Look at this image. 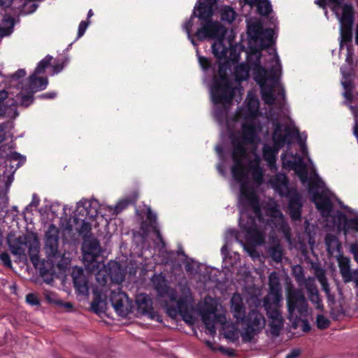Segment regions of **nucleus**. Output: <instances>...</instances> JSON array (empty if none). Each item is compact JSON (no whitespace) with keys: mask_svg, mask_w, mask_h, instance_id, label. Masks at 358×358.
Segmentation results:
<instances>
[{"mask_svg":"<svg viewBox=\"0 0 358 358\" xmlns=\"http://www.w3.org/2000/svg\"><path fill=\"white\" fill-rule=\"evenodd\" d=\"M196 52H197V55H198L199 62L201 66L203 69H206L209 66V64H210L208 59L204 57H201V56L199 55L198 50L196 51Z\"/></svg>","mask_w":358,"mask_h":358,"instance_id":"37","label":"nucleus"},{"mask_svg":"<svg viewBox=\"0 0 358 358\" xmlns=\"http://www.w3.org/2000/svg\"><path fill=\"white\" fill-rule=\"evenodd\" d=\"M95 299L92 303V308L98 313L102 311L106 307V294L103 289L99 290L97 288L94 290Z\"/></svg>","mask_w":358,"mask_h":358,"instance_id":"23","label":"nucleus"},{"mask_svg":"<svg viewBox=\"0 0 358 358\" xmlns=\"http://www.w3.org/2000/svg\"><path fill=\"white\" fill-rule=\"evenodd\" d=\"M299 268V270H301V267L300 266H298V267H296L295 269H297Z\"/></svg>","mask_w":358,"mask_h":358,"instance_id":"62","label":"nucleus"},{"mask_svg":"<svg viewBox=\"0 0 358 358\" xmlns=\"http://www.w3.org/2000/svg\"><path fill=\"white\" fill-rule=\"evenodd\" d=\"M26 301L31 305H38L39 301L37 296L34 294H29L26 296Z\"/></svg>","mask_w":358,"mask_h":358,"instance_id":"36","label":"nucleus"},{"mask_svg":"<svg viewBox=\"0 0 358 358\" xmlns=\"http://www.w3.org/2000/svg\"><path fill=\"white\" fill-rule=\"evenodd\" d=\"M218 302L215 299L206 296L199 306V314L206 329L211 336H214L217 329L224 337L230 341H236L241 334L238 325L243 323L245 306L239 294H234L231 299V312L236 320V323L227 320L225 314L220 313Z\"/></svg>","mask_w":358,"mask_h":358,"instance_id":"4","label":"nucleus"},{"mask_svg":"<svg viewBox=\"0 0 358 358\" xmlns=\"http://www.w3.org/2000/svg\"><path fill=\"white\" fill-rule=\"evenodd\" d=\"M282 303H264V307L268 318V332L273 336L280 335L284 326V319L280 309Z\"/></svg>","mask_w":358,"mask_h":358,"instance_id":"14","label":"nucleus"},{"mask_svg":"<svg viewBox=\"0 0 358 358\" xmlns=\"http://www.w3.org/2000/svg\"><path fill=\"white\" fill-rule=\"evenodd\" d=\"M351 251L354 255L355 259L358 262V245H352Z\"/></svg>","mask_w":358,"mask_h":358,"instance_id":"46","label":"nucleus"},{"mask_svg":"<svg viewBox=\"0 0 358 358\" xmlns=\"http://www.w3.org/2000/svg\"><path fill=\"white\" fill-rule=\"evenodd\" d=\"M328 1L340 22V50L346 48L345 64L341 68L343 75L341 84L345 90L344 96L348 99L352 86L351 76L354 71L352 60L353 50L350 45L352 40V26L353 24V8L350 4H342L341 0H319L315 3L324 6V2Z\"/></svg>","mask_w":358,"mask_h":358,"instance_id":"5","label":"nucleus"},{"mask_svg":"<svg viewBox=\"0 0 358 358\" xmlns=\"http://www.w3.org/2000/svg\"><path fill=\"white\" fill-rule=\"evenodd\" d=\"M307 291L310 301L316 305V308L319 310H322L323 306L321 303V300L319 296L318 291L317 287L314 285H310L307 287Z\"/></svg>","mask_w":358,"mask_h":358,"instance_id":"26","label":"nucleus"},{"mask_svg":"<svg viewBox=\"0 0 358 358\" xmlns=\"http://www.w3.org/2000/svg\"><path fill=\"white\" fill-rule=\"evenodd\" d=\"M339 268L343 281L345 283L352 281L354 271L351 272L350 271V260L343 258L339 262Z\"/></svg>","mask_w":358,"mask_h":358,"instance_id":"24","label":"nucleus"},{"mask_svg":"<svg viewBox=\"0 0 358 358\" xmlns=\"http://www.w3.org/2000/svg\"><path fill=\"white\" fill-rule=\"evenodd\" d=\"M287 317L292 323L294 328H297L301 317L306 315L308 310V303L303 292L301 289L287 287Z\"/></svg>","mask_w":358,"mask_h":358,"instance_id":"11","label":"nucleus"},{"mask_svg":"<svg viewBox=\"0 0 358 358\" xmlns=\"http://www.w3.org/2000/svg\"><path fill=\"white\" fill-rule=\"evenodd\" d=\"M129 202L130 201L128 199H122L114 207L104 205H99V207L100 209H101V211H103V213L106 214V211H108L109 215H113L119 213L121 210L125 208Z\"/></svg>","mask_w":358,"mask_h":358,"instance_id":"25","label":"nucleus"},{"mask_svg":"<svg viewBox=\"0 0 358 358\" xmlns=\"http://www.w3.org/2000/svg\"><path fill=\"white\" fill-rule=\"evenodd\" d=\"M26 74V72L24 71V70H19L17 71L13 76V79L15 80V79H18L20 78H22V77H24Z\"/></svg>","mask_w":358,"mask_h":358,"instance_id":"47","label":"nucleus"},{"mask_svg":"<svg viewBox=\"0 0 358 358\" xmlns=\"http://www.w3.org/2000/svg\"><path fill=\"white\" fill-rule=\"evenodd\" d=\"M0 259L3 263V264L6 265V266H11L10 259L9 255L7 253H1L0 255Z\"/></svg>","mask_w":358,"mask_h":358,"instance_id":"40","label":"nucleus"},{"mask_svg":"<svg viewBox=\"0 0 358 358\" xmlns=\"http://www.w3.org/2000/svg\"><path fill=\"white\" fill-rule=\"evenodd\" d=\"M14 22L10 15L0 14V37L10 35L13 31Z\"/></svg>","mask_w":358,"mask_h":358,"instance_id":"22","label":"nucleus"},{"mask_svg":"<svg viewBox=\"0 0 358 358\" xmlns=\"http://www.w3.org/2000/svg\"><path fill=\"white\" fill-rule=\"evenodd\" d=\"M147 218L148 220H149L150 222V227L148 228H146V224L145 223H143L142 224V229L143 231H145V232L146 233H148L150 231H152L155 234L157 239L159 240V241L162 244V245L164 246V243L162 240V237L160 234V232L158 229V227H157V216L155 213H153L151 210L149 208L148 210V215H147Z\"/></svg>","mask_w":358,"mask_h":358,"instance_id":"20","label":"nucleus"},{"mask_svg":"<svg viewBox=\"0 0 358 358\" xmlns=\"http://www.w3.org/2000/svg\"><path fill=\"white\" fill-rule=\"evenodd\" d=\"M52 59V57L46 56L38 63L34 73L29 77L28 87L22 88L21 91L16 95L15 102L12 103L10 106L19 103L23 106H28L33 102L34 93L46 88L48 83V79L37 76L44 72Z\"/></svg>","mask_w":358,"mask_h":358,"instance_id":"8","label":"nucleus"},{"mask_svg":"<svg viewBox=\"0 0 358 358\" xmlns=\"http://www.w3.org/2000/svg\"><path fill=\"white\" fill-rule=\"evenodd\" d=\"M99 206V202L94 199H83L77 203L73 221L76 225L75 229L79 234L86 235L89 233L93 224L92 222L99 215L101 217L107 215Z\"/></svg>","mask_w":358,"mask_h":358,"instance_id":"9","label":"nucleus"},{"mask_svg":"<svg viewBox=\"0 0 358 358\" xmlns=\"http://www.w3.org/2000/svg\"><path fill=\"white\" fill-rule=\"evenodd\" d=\"M152 281L158 294L174 303V307L166 305L168 313L172 317L179 313L186 323L194 324L196 318L190 289L187 286L180 285L178 292L176 293L168 287L166 280L161 275H155Z\"/></svg>","mask_w":358,"mask_h":358,"instance_id":"6","label":"nucleus"},{"mask_svg":"<svg viewBox=\"0 0 358 358\" xmlns=\"http://www.w3.org/2000/svg\"><path fill=\"white\" fill-rule=\"evenodd\" d=\"M245 2L250 5H253L255 3H257L259 0H244Z\"/></svg>","mask_w":358,"mask_h":358,"instance_id":"52","label":"nucleus"},{"mask_svg":"<svg viewBox=\"0 0 358 358\" xmlns=\"http://www.w3.org/2000/svg\"><path fill=\"white\" fill-rule=\"evenodd\" d=\"M136 303L138 313L141 315H151L152 301L148 296L140 294L136 296Z\"/></svg>","mask_w":358,"mask_h":358,"instance_id":"21","label":"nucleus"},{"mask_svg":"<svg viewBox=\"0 0 358 358\" xmlns=\"http://www.w3.org/2000/svg\"><path fill=\"white\" fill-rule=\"evenodd\" d=\"M272 188L280 196L289 199V210L290 216L293 220H298L301 216V197L295 189L289 187L288 181L285 175L276 174L269 180Z\"/></svg>","mask_w":358,"mask_h":358,"instance_id":"10","label":"nucleus"},{"mask_svg":"<svg viewBox=\"0 0 358 358\" xmlns=\"http://www.w3.org/2000/svg\"><path fill=\"white\" fill-rule=\"evenodd\" d=\"M299 355L300 350L298 349H294L287 355L285 358H298Z\"/></svg>","mask_w":358,"mask_h":358,"instance_id":"43","label":"nucleus"},{"mask_svg":"<svg viewBox=\"0 0 358 358\" xmlns=\"http://www.w3.org/2000/svg\"><path fill=\"white\" fill-rule=\"evenodd\" d=\"M269 293L264 299V303H282V293L280 280L276 273L273 272L269 275Z\"/></svg>","mask_w":358,"mask_h":358,"instance_id":"16","label":"nucleus"},{"mask_svg":"<svg viewBox=\"0 0 358 358\" xmlns=\"http://www.w3.org/2000/svg\"><path fill=\"white\" fill-rule=\"evenodd\" d=\"M352 281L355 282L356 286L358 287V270L354 271V277Z\"/></svg>","mask_w":358,"mask_h":358,"instance_id":"51","label":"nucleus"},{"mask_svg":"<svg viewBox=\"0 0 358 358\" xmlns=\"http://www.w3.org/2000/svg\"><path fill=\"white\" fill-rule=\"evenodd\" d=\"M66 229H67L68 230H69V231H71V230H73V228H72V227H67Z\"/></svg>","mask_w":358,"mask_h":358,"instance_id":"59","label":"nucleus"},{"mask_svg":"<svg viewBox=\"0 0 358 358\" xmlns=\"http://www.w3.org/2000/svg\"><path fill=\"white\" fill-rule=\"evenodd\" d=\"M234 256L236 259H239V255L238 254L235 253Z\"/></svg>","mask_w":358,"mask_h":358,"instance_id":"58","label":"nucleus"},{"mask_svg":"<svg viewBox=\"0 0 358 358\" xmlns=\"http://www.w3.org/2000/svg\"><path fill=\"white\" fill-rule=\"evenodd\" d=\"M356 43L358 45V24H357V31H356Z\"/></svg>","mask_w":358,"mask_h":358,"instance_id":"56","label":"nucleus"},{"mask_svg":"<svg viewBox=\"0 0 358 358\" xmlns=\"http://www.w3.org/2000/svg\"><path fill=\"white\" fill-rule=\"evenodd\" d=\"M24 156L15 152L8 155L5 163L6 167L0 169V193L7 192L13 181V174L16 169L25 162Z\"/></svg>","mask_w":358,"mask_h":358,"instance_id":"12","label":"nucleus"},{"mask_svg":"<svg viewBox=\"0 0 358 358\" xmlns=\"http://www.w3.org/2000/svg\"><path fill=\"white\" fill-rule=\"evenodd\" d=\"M45 280V282H46L47 283H50V282H51V281H52V280Z\"/></svg>","mask_w":358,"mask_h":358,"instance_id":"61","label":"nucleus"},{"mask_svg":"<svg viewBox=\"0 0 358 358\" xmlns=\"http://www.w3.org/2000/svg\"><path fill=\"white\" fill-rule=\"evenodd\" d=\"M8 93L5 90L0 91V117L3 115L10 116V113L8 111V108L5 104H3V101L8 98Z\"/></svg>","mask_w":358,"mask_h":358,"instance_id":"32","label":"nucleus"},{"mask_svg":"<svg viewBox=\"0 0 358 358\" xmlns=\"http://www.w3.org/2000/svg\"><path fill=\"white\" fill-rule=\"evenodd\" d=\"M217 170L218 171L221 173V174H223L224 173V171H223V169H222V167L221 165H218L217 166Z\"/></svg>","mask_w":358,"mask_h":358,"instance_id":"55","label":"nucleus"},{"mask_svg":"<svg viewBox=\"0 0 358 358\" xmlns=\"http://www.w3.org/2000/svg\"><path fill=\"white\" fill-rule=\"evenodd\" d=\"M61 305H63L64 307L66 308H72V305L71 303L69 302H67V303H62Z\"/></svg>","mask_w":358,"mask_h":358,"instance_id":"53","label":"nucleus"},{"mask_svg":"<svg viewBox=\"0 0 358 358\" xmlns=\"http://www.w3.org/2000/svg\"><path fill=\"white\" fill-rule=\"evenodd\" d=\"M257 6L259 13L262 15H266L271 11V5L268 0H259Z\"/></svg>","mask_w":358,"mask_h":358,"instance_id":"27","label":"nucleus"},{"mask_svg":"<svg viewBox=\"0 0 358 358\" xmlns=\"http://www.w3.org/2000/svg\"><path fill=\"white\" fill-rule=\"evenodd\" d=\"M224 261L227 262V259L226 257H224Z\"/></svg>","mask_w":358,"mask_h":358,"instance_id":"63","label":"nucleus"},{"mask_svg":"<svg viewBox=\"0 0 358 358\" xmlns=\"http://www.w3.org/2000/svg\"><path fill=\"white\" fill-rule=\"evenodd\" d=\"M222 20L231 22L236 17V13L229 7H224L221 10Z\"/></svg>","mask_w":358,"mask_h":358,"instance_id":"31","label":"nucleus"},{"mask_svg":"<svg viewBox=\"0 0 358 358\" xmlns=\"http://www.w3.org/2000/svg\"><path fill=\"white\" fill-rule=\"evenodd\" d=\"M8 243L13 255L16 256H24L26 251L31 246L28 243L27 237L24 235L16 236L14 234H9Z\"/></svg>","mask_w":358,"mask_h":358,"instance_id":"17","label":"nucleus"},{"mask_svg":"<svg viewBox=\"0 0 358 358\" xmlns=\"http://www.w3.org/2000/svg\"><path fill=\"white\" fill-rule=\"evenodd\" d=\"M329 320L322 315H319L317 317V325L319 329H327L329 326Z\"/></svg>","mask_w":358,"mask_h":358,"instance_id":"34","label":"nucleus"},{"mask_svg":"<svg viewBox=\"0 0 358 358\" xmlns=\"http://www.w3.org/2000/svg\"><path fill=\"white\" fill-rule=\"evenodd\" d=\"M216 0H199L198 6L189 21L183 25L188 38L194 45H196L191 35L192 27L194 17L201 20V27L196 32V37L200 40L206 38L215 39L212 45L213 53L219 60L218 75L222 76L223 69L229 66V64L236 62L239 59V52L235 47L231 45L230 40L225 39L226 29L218 22H213L209 18L212 15L213 6Z\"/></svg>","mask_w":358,"mask_h":358,"instance_id":"3","label":"nucleus"},{"mask_svg":"<svg viewBox=\"0 0 358 358\" xmlns=\"http://www.w3.org/2000/svg\"><path fill=\"white\" fill-rule=\"evenodd\" d=\"M40 203L39 198L36 196V194H33L32 200L31 203L26 207L25 210L27 212L32 211L33 208H36L38 207Z\"/></svg>","mask_w":358,"mask_h":358,"instance_id":"35","label":"nucleus"},{"mask_svg":"<svg viewBox=\"0 0 358 358\" xmlns=\"http://www.w3.org/2000/svg\"><path fill=\"white\" fill-rule=\"evenodd\" d=\"M118 280H122V276H120V278Z\"/></svg>","mask_w":358,"mask_h":358,"instance_id":"64","label":"nucleus"},{"mask_svg":"<svg viewBox=\"0 0 358 358\" xmlns=\"http://www.w3.org/2000/svg\"><path fill=\"white\" fill-rule=\"evenodd\" d=\"M45 298L50 303H53V304H56V305L62 304V301L58 297V296L54 292H45Z\"/></svg>","mask_w":358,"mask_h":358,"instance_id":"33","label":"nucleus"},{"mask_svg":"<svg viewBox=\"0 0 358 358\" xmlns=\"http://www.w3.org/2000/svg\"><path fill=\"white\" fill-rule=\"evenodd\" d=\"M325 243L329 253H333L338 246L337 238L333 235H327L325 238Z\"/></svg>","mask_w":358,"mask_h":358,"instance_id":"30","label":"nucleus"},{"mask_svg":"<svg viewBox=\"0 0 358 358\" xmlns=\"http://www.w3.org/2000/svg\"><path fill=\"white\" fill-rule=\"evenodd\" d=\"M64 68V66L62 64H57L52 66V75L56 74L60 72Z\"/></svg>","mask_w":358,"mask_h":358,"instance_id":"48","label":"nucleus"},{"mask_svg":"<svg viewBox=\"0 0 358 358\" xmlns=\"http://www.w3.org/2000/svg\"><path fill=\"white\" fill-rule=\"evenodd\" d=\"M101 247L99 241L95 238L85 240L83 245V260L87 270L96 275L97 282L101 287H104L109 277L113 278L111 273L112 267L116 264H110L106 266L101 256Z\"/></svg>","mask_w":358,"mask_h":358,"instance_id":"7","label":"nucleus"},{"mask_svg":"<svg viewBox=\"0 0 358 358\" xmlns=\"http://www.w3.org/2000/svg\"><path fill=\"white\" fill-rule=\"evenodd\" d=\"M8 135V131H6V128L3 125H0V143L6 139Z\"/></svg>","mask_w":358,"mask_h":358,"instance_id":"42","label":"nucleus"},{"mask_svg":"<svg viewBox=\"0 0 358 358\" xmlns=\"http://www.w3.org/2000/svg\"><path fill=\"white\" fill-rule=\"evenodd\" d=\"M59 229L53 224L49 226L45 234V250L50 257H56L58 252Z\"/></svg>","mask_w":358,"mask_h":358,"instance_id":"18","label":"nucleus"},{"mask_svg":"<svg viewBox=\"0 0 358 358\" xmlns=\"http://www.w3.org/2000/svg\"><path fill=\"white\" fill-rule=\"evenodd\" d=\"M272 136L273 145L265 144L263 148V157L271 170H275V157L280 148L291 143L294 138L300 141L301 152L304 157H307L308 164L297 155L287 151L282 155V163L285 169L294 170L303 184L306 183L309 192L313 196L317 208L323 217H327L331 209V201L329 191L325 188L324 182L317 174L311 159L308 157V150L303 141L306 136L299 134L298 128L292 123L287 126L275 123Z\"/></svg>","mask_w":358,"mask_h":358,"instance_id":"2","label":"nucleus"},{"mask_svg":"<svg viewBox=\"0 0 358 358\" xmlns=\"http://www.w3.org/2000/svg\"><path fill=\"white\" fill-rule=\"evenodd\" d=\"M248 32L250 36V67L245 64L238 65L235 69L236 80L230 82L226 76V70L231 66L230 63L229 66L223 69L222 76L219 75V77H215L210 87L211 99L215 105V115L220 123L222 117L226 116L233 98L236 101L241 99L243 89L239 81L248 78L249 70L252 72L255 80L259 85L262 99L266 104L279 108L284 104V90L279 80L281 65L275 50L269 49L268 58L266 59L271 63V65L267 66L269 72L261 66L262 55L259 52L273 43L274 31L272 29L263 30L262 24L257 22L248 26Z\"/></svg>","mask_w":358,"mask_h":358,"instance_id":"1","label":"nucleus"},{"mask_svg":"<svg viewBox=\"0 0 358 358\" xmlns=\"http://www.w3.org/2000/svg\"><path fill=\"white\" fill-rule=\"evenodd\" d=\"M92 15H93V12H92V10H89V12H88V13H87V17H92Z\"/></svg>","mask_w":358,"mask_h":358,"instance_id":"57","label":"nucleus"},{"mask_svg":"<svg viewBox=\"0 0 358 358\" xmlns=\"http://www.w3.org/2000/svg\"><path fill=\"white\" fill-rule=\"evenodd\" d=\"M215 150L216 152L219 154V155H221L222 153V148L219 145L216 146L215 147Z\"/></svg>","mask_w":358,"mask_h":358,"instance_id":"54","label":"nucleus"},{"mask_svg":"<svg viewBox=\"0 0 358 358\" xmlns=\"http://www.w3.org/2000/svg\"><path fill=\"white\" fill-rule=\"evenodd\" d=\"M243 324L246 325V328L241 332V336L243 341L250 342L264 329L266 319L262 313L252 310L247 317L245 316Z\"/></svg>","mask_w":358,"mask_h":358,"instance_id":"13","label":"nucleus"},{"mask_svg":"<svg viewBox=\"0 0 358 358\" xmlns=\"http://www.w3.org/2000/svg\"><path fill=\"white\" fill-rule=\"evenodd\" d=\"M269 252L274 261L277 262L281 261L282 257V249L279 243L271 247Z\"/></svg>","mask_w":358,"mask_h":358,"instance_id":"28","label":"nucleus"},{"mask_svg":"<svg viewBox=\"0 0 358 358\" xmlns=\"http://www.w3.org/2000/svg\"><path fill=\"white\" fill-rule=\"evenodd\" d=\"M87 26H88V23L85 21H82L80 23L79 27H78V38L81 37L84 34Z\"/></svg>","mask_w":358,"mask_h":358,"instance_id":"38","label":"nucleus"},{"mask_svg":"<svg viewBox=\"0 0 358 358\" xmlns=\"http://www.w3.org/2000/svg\"><path fill=\"white\" fill-rule=\"evenodd\" d=\"M110 300L115 310L120 316L127 315L131 310L132 303L128 296L120 290L113 291Z\"/></svg>","mask_w":358,"mask_h":358,"instance_id":"15","label":"nucleus"},{"mask_svg":"<svg viewBox=\"0 0 358 358\" xmlns=\"http://www.w3.org/2000/svg\"><path fill=\"white\" fill-rule=\"evenodd\" d=\"M302 329L303 331H308L310 329L309 324L306 320L302 321Z\"/></svg>","mask_w":358,"mask_h":358,"instance_id":"50","label":"nucleus"},{"mask_svg":"<svg viewBox=\"0 0 358 358\" xmlns=\"http://www.w3.org/2000/svg\"><path fill=\"white\" fill-rule=\"evenodd\" d=\"M30 259L34 266L37 268L39 265L38 248L36 245H31L28 249Z\"/></svg>","mask_w":358,"mask_h":358,"instance_id":"29","label":"nucleus"},{"mask_svg":"<svg viewBox=\"0 0 358 358\" xmlns=\"http://www.w3.org/2000/svg\"><path fill=\"white\" fill-rule=\"evenodd\" d=\"M348 224L358 231V215H355L354 218L349 220Z\"/></svg>","mask_w":358,"mask_h":358,"instance_id":"41","label":"nucleus"},{"mask_svg":"<svg viewBox=\"0 0 358 358\" xmlns=\"http://www.w3.org/2000/svg\"><path fill=\"white\" fill-rule=\"evenodd\" d=\"M14 0H0V6L3 7H8L11 5Z\"/></svg>","mask_w":358,"mask_h":358,"instance_id":"49","label":"nucleus"},{"mask_svg":"<svg viewBox=\"0 0 358 358\" xmlns=\"http://www.w3.org/2000/svg\"><path fill=\"white\" fill-rule=\"evenodd\" d=\"M206 345L210 348L212 349L213 350H220V351H222V352H224L225 353L229 355H233V352L232 350H224L222 347H219L217 348H214L213 347V344L210 342V341H207L206 342Z\"/></svg>","mask_w":358,"mask_h":358,"instance_id":"39","label":"nucleus"},{"mask_svg":"<svg viewBox=\"0 0 358 358\" xmlns=\"http://www.w3.org/2000/svg\"><path fill=\"white\" fill-rule=\"evenodd\" d=\"M190 269H191V268H190V267H189V264H187V270L189 271Z\"/></svg>","mask_w":358,"mask_h":358,"instance_id":"60","label":"nucleus"},{"mask_svg":"<svg viewBox=\"0 0 358 358\" xmlns=\"http://www.w3.org/2000/svg\"><path fill=\"white\" fill-rule=\"evenodd\" d=\"M320 281L321 282V285L322 286V289H324V291L327 293V294H329V286H328V284L327 282V280L323 278V277H321L320 278Z\"/></svg>","mask_w":358,"mask_h":358,"instance_id":"44","label":"nucleus"},{"mask_svg":"<svg viewBox=\"0 0 358 358\" xmlns=\"http://www.w3.org/2000/svg\"><path fill=\"white\" fill-rule=\"evenodd\" d=\"M57 94L54 92H47L41 94L39 97L41 99H53L56 96Z\"/></svg>","mask_w":358,"mask_h":358,"instance_id":"45","label":"nucleus"},{"mask_svg":"<svg viewBox=\"0 0 358 358\" xmlns=\"http://www.w3.org/2000/svg\"><path fill=\"white\" fill-rule=\"evenodd\" d=\"M71 276L77 292L79 294L87 296L89 294V284L83 270L80 267H73Z\"/></svg>","mask_w":358,"mask_h":358,"instance_id":"19","label":"nucleus"}]
</instances>
